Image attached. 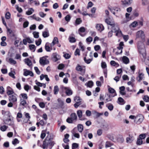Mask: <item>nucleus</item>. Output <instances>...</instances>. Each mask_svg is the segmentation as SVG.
Instances as JSON below:
<instances>
[{
	"label": "nucleus",
	"mask_w": 149,
	"mask_h": 149,
	"mask_svg": "<svg viewBox=\"0 0 149 149\" xmlns=\"http://www.w3.org/2000/svg\"><path fill=\"white\" fill-rule=\"evenodd\" d=\"M78 147V145L77 143H73L72 144V148L74 149L77 148Z\"/></svg>",
	"instance_id": "52"
},
{
	"label": "nucleus",
	"mask_w": 149,
	"mask_h": 149,
	"mask_svg": "<svg viewBox=\"0 0 149 149\" xmlns=\"http://www.w3.org/2000/svg\"><path fill=\"white\" fill-rule=\"evenodd\" d=\"M8 127L6 125H4L1 126L0 127V130L2 131H5L8 128Z\"/></svg>",
	"instance_id": "40"
},
{
	"label": "nucleus",
	"mask_w": 149,
	"mask_h": 149,
	"mask_svg": "<svg viewBox=\"0 0 149 149\" xmlns=\"http://www.w3.org/2000/svg\"><path fill=\"white\" fill-rule=\"evenodd\" d=\"M42 35L44 38H46L49 36V34L48 32L46 31H45L43 32Z\"/></svg>",
	"instance_id": "37"
},
{
	"label": "nucleus",
	"mask_w": 149,
	"mask_h": 149,
	"mask_svg": "<svg viewBox=\"0 0 149 149\" xmlns=\"http://www.w3.org/2000/svg\"><path fill=\"white\" fill-rule=\"evenodd\" d=\"M76 129V128H74V129L71 132L74 137H75V138L79 139L80 137V135L79 134L76 133L75 132V130Z\"/></svg>",
	"instance_id": "18"
},
{
	"label": "nucleus",
	"mask_w": 149,
	"mask_h": 149,
	"mask_svg": "<svg viewBox=\"0 0 149 149\" xmlns=\"http://www.w3.org/2000/svg\"><path fill=\"white\" fill-rule=\"evenodd\" d=\"M9 61L10 63L11 64H15L16 63V61L12 58H10Z\"/></svg>",
	"instance_id": "45"
},
{
	"label": "nucleus",
	"mask_w": 149,
	"mask_h": 149,
	"mask_svg": "<svg viewBox=\"0 0 149 149\" xmlns=\"http://www.w3.org/2000/svg\"><path fill=\"white\" fill-rule=\"evenodd\" d=\"M125 101L121 97H119L118 99L117 103L119 104L123 105L125 103Z\"/></svg>",
	"instance_id": "17"
},
{
	"label": "nucleus",
	"mask_w": 149,
	"mask_h": 149,
	"mask_svg": "<svg viewBox=\"0 0 149 149\" xmlns=\"http://www.w3.org/2000/svg\"><path fill=\"white\" fill-rule=\"evenodd\" d=\"M76 70L78 71L81 72V74L82 75H83L85 73V69L82 68L81 66L79 64H77L76 68Z\"/></svg>",
	"instance_id": "9"
},
{
	"label": "nucleus",
	"mask_w": 149,
	"mask_h": 149,
	"mask_svg": "<svg viewBox=\"0 0 149 149\" xmlns=\"http://www.w3.org/2000/svg\"><path fill=\"white\" fill-rule=\"evenodd\" d=\"M143 141L140 138H138L136 142V144L138 145H140L143 144Z\"/></svg>",
	"instance_id": "36"
},
{
	"label": "nucleus",
	"mask_w": 149,
	"mask_h": 149,
	"mask_svg": "<svg viewBox=\"0 0 149 149\" xmlns=\"http://www.w3.org/2000/svg\"><path fill=\"white\" fill-rule=\"evenodd\" d=\"M15 73V72H14L13 73L12 71H11V72L9 73L8 74L9 76H10L13 78L15 79V74L14 73Z\"/></svg>",
	"instance_id": "47"
},
{
	"label": "nucleus",
	"mask_w": 149,
	"mask_h": 149,
	"mask_svg": "<svg viewBox=\"0 0 149 149\" xmlns=\"http://www.w3.org/2000/svg\"><path fill=\"white\" fill-rule=\"evenodd\" d=\"M26 100L22 99V98H20V104L23 106H25L27 104Z\"/></svg>",
	"instance_id": "27"
},
{
	"label": "nucleus",
	"mask_w": 149,
	"mask_h": 149,
	"mask_svg": "<svg viewBox=\"0 0 149 149\" xmlns=\"http://www.w3.org/2000/svg\"><path fill=\"white\" fill-rule=\"evenodd\" d=\"M105 22L111 26V27L114 26L116 23H114L113 20L111 18L107 19L105 20Z\"/></svg>",
	"instance_id": "10"
},
{
	"label": "nucleus",
	"mask_w": 149,
	"mask_h": 149,
	"mask_svg": "<svg viewBox=\"0 0 149 149\" xmlns=\"http://www.w3.org/2000/svg\"><path fill=\"white\" fill-rule=\"evenodd\" d=\"M122 60L123 62L125 64H127L129 63V58L126 56H123L122 58Z\"/></svg>",
	"instance_id": "20"
},
{
	"label": "nucleus",
	"mask_w": 149,
	"mask_h": 149,
	"mask_svg": "<svg viewBox=\"0 0 149 149\" xmlns=\"http://www.w3.org/2000/svg\"><path fill=\"white\" fill-rule=\"evenodd\" d=\"M138 24V23L137 22L134 21L131 24V26L133 27H136Z\"/></svg>",
	"instance_id": "60"
},
{
	"label": "nucleus",
	"mask_w": 149,
	"mask_h": 149,
	"mask_svg": "<svg viewBox=\"0 0 149 149\" xmlns=\"http://www.w3.org/2000/svg\"><path fill=\"white\" fill-rule=\"evenodd\" d=\"M34 37L35 38H38L39 37V33L38 32H36V31H34L33 33Z\"/></svg>",
	"instance_id": "44"
},
{
	"label": "nucleus",
	"mask_w": 149,
	"mask_h": 149,
	"mask_svg": "<svg viewBox=\"0 0 149 149\" xmlns=\"http://www.w3.org/2000/svg\"><path fill=\"white\" fill-rule=\"evenodd\" d=\"M68 39L70 42L71 43L74 42H76V39L75 38L72 36H70Z\"/></svg>",
	"instance_id": "33"
},
{
	"label": "nucleus",
	"mask_w": 149,
	"mask_h": 149,
	"mask_svg": "<svg viewBox=\"0 0 149 149\" xmlns=\"http://www.w3.org/2000/svg\"><path fill=\"white\" fill-rule=\"evenodd\" d=\"M145 35L143 31L140 30L136 33V40L138 41L137 47L138 51L140 53V56L142 60L146 58V50L143 42L145 41Z\"/></svg>",
	"instance_id": "1"
},
{
	"label": "nucleus",
	"mask_w": 149,
	"mask_h": 149,
	"mask_svg": "<svg viewBox=\"0 0 149 149\" xmlns=\"http://www.w3.org/2000/svg\"><path fill=\"white\" fill-rule=\"evenodd\" d=\"M81 22L82 21L81 20L80 18H77L76 19L75 21V25H78L80 24Z\"/></svg>",
	"instance_id": "43"
},
{
	"label": "nucleus",
	"mask_w": 149,
	"mask_h": 149,
	"mask_svg": "<svg viewBox=\"0 0 149 149\" xmlns=\"http://www.w3.org/2000/svg\"><path fill=\"white\" fill-rule=\"evenodd\" d=\"M111 30L116 33V36L120 37L122 35L121 31L119 29V27L117 24H116L111 28Z\"/></svg>",
	"instance_id": "3"
},
{
	"label": "nucleus",
	"mask_w": 149,
	"mask_h": 149,
	"mask_svg": "<svg viewBox=\"0 0 149 149\" xmlns=\"http://www.w3.org/2000/svg\"><path fill=\"white\" fill-rule=\"evenodd\" d=\"M84 60L85 62L87 64H89L91 62V61L92 60L91 59H86V57H84Z\"/></svg>",
	"instance_id": "54"
},
{
	"label": "nucleus",
	"mask_w": 149,
	"mask_h": 149,
	"mask_svg": "<svg viewBox=\"0 0 149 149\" xmlns=\"http://www.w3.org/2000/svg\"><path fill=\"white\" fill-rule=\"evenodd\" d=\"M29 48L30 50H33L34 52L36 50V46L34 45H30L29 46Z\"/></svg>",
	"instance_id": "46"
},
{
	"label": "nucleus",
	"mask_w": 149,
	"mask_h": 149,
	"mask_svg": "<svg viewBox=\"0 0 149 149\" xmlns=\"http://www.w3.org/2000/svg\"><path fill=\"white\" fill-rule=\"evenodd\" d=\"M53 60L55 62H56L60 59V56L57 53H53Z\"/></svg>",
	"instance_id": "15"
},
{
	"label": "nucleus",
	"mask_w": 149,
	"mask_h": 149,
	"mask_svg": "<svg viewBox=\"0 0 149 149\" xmlns=\"http://www.w3.org/2000/svg\"><path fill=\"white\" fill-rule=\"evenodd\" d=\"M77 114L79 118H81L82 116V112L81 110H78L77 111Z\"/></svg>",
	"instance_id": "35"
},
{
	"label": "nucleus",
	"mask_w": 149,
	"mask_h": 149,
	"mask_svg": "<svg viewBox=\"0 0 149 149\" xmlns=\"http://www.w3.org/2000/svg\"><path fill=\"white\" fill-rule=\"evenodd\" d=\"M74 55L75 56H77V55L79 56L80 55V50L79 49H76V50L74 52Z\"/></svg>",
	"instance_id": "56"
},
{
	"label": "nucleus",
	"mask_w": 149,
	"mask_h": 149,
	"mask_svg": "<svg viewBox=\"0 0 149 149\" xmlns=\"http://www.w3.org/2000/svg\"><path fill=\"white\" fill-rule=\"evenodd\" d=\"M19 141L17 139H14L12 142V143L14 145H15L17 144H18L19 143Z\"/></svg>",
	"instance_id": "48"
},
{
	"label": "nucleus",
	"mask_w": 149,
	"mask_h": 149,
	"mask_svg": "<svg viewBox=\"0 0 149 149\" xmlns=\"http://www.w3.org/2000/svg\"><path fill=\"white\" fill-rule=\"evenodd\" d=\"M95 27L97 30L100 32H101L104 29V27L103 25L101 24H97Z\"/></svg>",
	"instance_id": "11"
},
{
	"label": "nucleus",
	"mask_w": 149,
	"mask_h": 149,
	"mask_svg": "<svg viewBox=\"0 0 149 149\" xmlns=\"http://www.w3.org/2000/svg\"><path fill=\"white\" fill-rule=\"evenodd\" d=\"M58 42V38L56 37H54L53 40L51 44V46H54L55 44L57 43Z\"/></svg>",
	"instance_id": "28"
},
{
	"label": "nucleus",
	"mask_w": 149,
	"mask_h": 149,
	"mask_svg": "<svg viewBox=\"0 0 149 149\" xmlns=\"http://www.w3.org/2000/svg\"><path fill=\"white\" fill-rule=\"evenodd\" d=\"M74 100L76 102H81L82 99L79 96H76L74 98Z\"/></svg>",
	"instance_id": "39"
},
{
	"label": "nucleus",
	"mask_w": 149,
	"mask_h": 149,
	"mask_svg": "<svg viewBox=\"0 0 149 149\" xmlns=\"http://www.w3.org/2000/svg\"><path fill=\"white\" fill-rule=\"evenodd\" d=\"M130 19H128L126 18H125L123 19L121 21V23L122 24H124L128 22Z\"/></svg>",
	"instance_id": "61"
},
{
	"label": "nucleus",
	"mask_w": 149,
	"mask_h": 149,
	"mask_svg": "<svg viewBox=\"0 0 149 149\" xmlns=\"http://www.w3.org/2000/svg\"><path fill=\"white\" fill-rule=\"evenodd\" d=\"M94 114L97 118L99 117L100 116L102 115L103 114L102 113H98L96 111H95L94 112Z\"/></svg>",
	"instance_id": "41"
},
{
	"label": "nucleus",
	"mask_w": 149,
	"mask_h": 149,
	"mask_svg": "<svg viewBox=\"0 0 149 149\" xmlns=\"http://www.w3.org/2000/svg\"><path fill=\"white\" fill-rule=\"evenodd\" d=\"M106 107L110 111H112L114 108L113 104L111 103H108L106 105Z\"/></svg>",
	"instance_id": "25"
},
{
	"label": "nucleus",
	"mask_w": 149,
	"mask_h": 149,
	"mask_svg": "<svg viewBox=\"0 0 149 149\" xmlns=\"http://www.w3.org/2000/svg\"><path fill=\"white\" fill-rule=\"evenodd\" d=\"M45 48L47 51L50 52V48L48 45V43H46L45 44Z\"/></svg>",
	"instance_id": "42"
},
{
	"label": "nucleus",
	"mask_w": 149,
	"mask_h": 149,
	"mask_svg": "<svg viewBox=\"0 0 149 149\" xmlns=\"http://www.w3.org/2000/svg\"><path fill=\"white\" fill-rule=\"evenodd\" d=\"M46 136L45 132L44 131H42L40 135V137L42 139H43Z\"/></svg>",
	"instance_id": "51"
},
{
	"label": "nucleus",
	"mask_w": 149,
	"mask_h": 149,
	"mask_svg": "<svg viewBox=\"0 0 149 149\" xmlns=\"http://www.w3.org/2000/svg\"><path fill=\"white\" fill-rule=\"evenodd\" d=\"M132 0H125L124 1H122L123 5H130L132 2Z\"/></svg>",
	"instance_id": "21"
},
{
	"label": "nucleus",
	"mask_w": 149,
	"mask_h": 149,
	"mask_svg": "<svg viewBox=\"0 0 149 149\" xmlns=\"http://www.w3.org/2000/svg\"><path fill=\"white\" fill-rule=\"evenodd\" d=\"M24 76H26L28 75H29L31 77L33 76V74L32 72L26 69H24Z\"/></svg>",
	"instance_id": "14"
},
{
	"label": "nucleus",
	"mask_w": 149,
	"mask_h": 149,
	"mask_svg": "<svg viewBox=\"0 0 149 149\" xmlns=\"http://www.w3.org/2000/svg\"><path fill=\"white\" fill-rule=\"evenodd\" d=\"M59 88L57 86H55L54 87V93L55 95H56L59 91Z\"/></svg>",
	"instance_id": "30"
},
{
	"label": "nucleus",
	"mask_w": 149,
	"mask_h": 149,
	"mask_svg": "<svg viewBox=\"0 0 149 149\" xmlns=\"http://www.w3.org/2000/svg\"><path fill=\"white\" fill-rule=\"evenodd\" d=\"M137 117H139V118L138 119V121L140 123H141L144 119L143 116L142 115L140 114L137 116Z\"/></svg>",
	"instance_id": "34"
},
{
	"label": "nucleus",
	"mask_w": 149,
	"mask_h": 149,
	"mask_svg": "<svg viewBox=\"0 0 149 149\" xmlns=\"http://www.w3.org/2000/svg\"><path fill=\"white\" fill-rule=\"evenodd\" d=\"M110 64L111 65L116 67H118L119 66V64L114 61H111L110 62Z\"/></svg>",
	"instance_id": "32"
},
{
	"label": "nucleus",
	"mask_w": 149,
	"mask_h": 149,
	"mask_svg": "<svg viewBox=\"0 0 149 149\" xmlns=\"http://www.w3.org/2000/svg\"><path fill=\"white\" fill-rule=\"evenodd\" d=\"M9 100L10 102L13 103L15 107V108H16L17 107V99L16 95L15 94L10 95L9 97Z\"/></svg>",
	"instance_id": "6"
},
{
	"label": "nucleus",
	"mask_w": 149,
	"mask_h": 149,
	"mask_svg": "<svg viewBox=\"0 0 149 149\" xmlns=\"http://www.w3.org/2000/svg\"><path fill=\"white\" fill-rule=\"evenodd\" d=\"M8 116L10 118H9L7 119L3 120L4 123L10 126H14V122L13 118V117L11 118L10 114L9 113H8Z\"/></svg>",
	"instance_id": "4"
},
{
	"label": "nucleus",
	"mask_w": 149,
	"mask_h": 149,
	"mask_svg": "<svg viewBox=\"0 0 149 149\" xmlns=\"http://www.w3.org/2000/svg\"><path fill=\"white\" fill-rule=\"evenodd\" d=\"M78 130L79 132H82L83 130V126L82 125L79 124L77 125Z\"/></svg>",
	"instance_id": "31"
},
{
	"label": "nucleus",
	"mask_w": 149,
	"mask_h": 149,
	"mask_svg": "<svg viewBox=\"0 0 149 149\" xmlns=\"http://www.w3.org/2000/svg\"><path fill=\"white\" fill-rule=\"evenodd\" d=\"M34 11V10H28L26 12V14L28 15H31Z\"/></svg>",
	"instance_id": "55"
},
{
	"label": "nucleus",
	"mask_w": 149,
	"mask_h": 149,
	"mask_svg": "<svg viewBox=\"0 0 149 149\" xmlns=\"http://www.w3.org/2000/svg\"><path fill=\"white\" fill-rule=\"evenodd\" d=\"M144 74L142 73H139L138 77H136V80L139 82H140L143 77Z\"/></svg>",
	"instance_id": "19"
},
{
	"label": "nucleus",
	"mask_w": 149,
	"mask_h": 149,
	"mask_svg": "<svg viewBox=\"0 0 149 149\" xmlns=\"http://www.w3.org/2000/svg\"><path fill=\"white\" fill-rule=\"evenodd\" d=\"M143 99L145 102H148L149 101V97L147 95H145L143 98Z\"/></svg>",
	"instance_id": "50"
},
{
	"label": "nucleus",
	"mask_w": 149,
	"mask_h": 149,
	"mask_svg": "<svg viewBox=\"0 0 149 149\" xmlns=\"http://www.w3.org/2000/svg\"><path fill=\"white\" fill-rule=\"evenodd\" d=\"M61 88L62 90H65V93L67 95L70 96L72 94V91L70 88L62 86Z\"/></svg>",
	"instance_id": "7"
},
{
	"label": "nucleus",
	"mask_w": 149,
	"mask_h": 149,
	"mask_svg": "<svg viewBox=\"0 0 149 149\" xmlns=\"http://www.w3.org/2000/svg\"><path fill=\"white\" fill-rule=\"evenodd\" d=\"M84 10H78V12L82 14L83 15H88L89 16H92V14L89 13L87 11H84Z\"/></svg>",
	"instance_id": "16"
},
{
	"label": "nucleus",
	"mask_w": 149,
	"mask_h": 149,
	"mask_svg": "<svg viewBox=\"0 0 149 149\" xmlns=\"http://www.w3.org/2000/svg\"><path fill=\"white\" fill-rule=\"evenodd\" d=\"M134 137L132 135H129L126 139V142L127 143H131L134 140Z\"/></svg>",
	"instance_id": "12"
},
{
	"label": "nucleus",
	"mask_w": 149,
	"mask_h": 149,
	"mask_svg": "<svg viewBox=\"0 0 149 149\" xmlns=\"http://www.w3.org/2000/svg\"><path fill=\"white\" fill-rule=\"evenodd\" d=\"M113 145V144L110 141H107L105 143L106 148L109 147Z\"/></svg>",
	"instance_id": "38"
},
{
	"label": "nucleus",
	"mask_w": 149,
	"mask_h": 149,
	"mask_svg": "<svg viewBox=\"0 0 149 149\" xmlns=\"http://www.w3.org/2000/svg\"><path fill=\"white\" fill-rule=\"evenodd\" d=\"M86 29L84 27H80L78 30V32L79 34L82 36H84V35H82L80 33V32L83 33L84 32L86 31Z\"/></svg>",
	"instance_id": "23"
},
{
	"label": "nucleus",
	"mask_w": 149,
	"mask_h": 149,
	"mask_svg": "<svg viewBox=\"0 0 149 149\" xmlns=\"http://www.w3.org/2000/svg\"><path fill=\"white\" fill-rule=\"evenodd\" d=\"M34 70L37 74H40V71L39 70L38 68L37 67H35L34 68Z\"/></svg>",
	"instance_id": "62"
},
{
	"label": "nucleus",
	"mask_w": 149,
	"mask_h": 149,
	"mask_svg": "<svg viewBox=\"0 0 149 149\" xmlns=\"http://www.w3.org/2000/svg\"><path fill=\"white\" fill-rule=\"evenodd\" d=\"M81 104L80 102H76V103L74 104V107L77 108Z\"/></svg>",
	"instance_id": "59"
},
{
	"label": "nucleus",
	"mask_w": 149,
	"mask_h": 149,
	"mask_svg": "<svg viewBox=\"0 0 149 149\" xmlns=\"http://www.w3.org/2000/svg\"><path fill=\"white\" fill-rule=\"evenodd\" d=\"M108 91L109 93H114V95L113 96V97L116 96V93L115 92V90L113 88L109 87L108 88Z\"/></svg>",
	"instance_id": "22"
},
{
	"label": "nucleus",
	"mask_w": 149,
	"mask_h": 149,
	"mask_svg": "<svg viewBox=\"0 0 149 149\" xmlns=\"http://www.w3.org/2000/svg\"><path fill=\"white\" fill-rule=\"evenodd\" d=\"M39 62L41 65L47 64L49 63V61L45 57L40 58V59Z\"/></svg>",
	"instance_id": "8"
},
{
	"label": "nucleus",
	"mask_w": 149,
	"mask_h": 149,
	"mask_svg": "<svg viewBox=\"0 0 149 149\" xmlns=\"http://www.w3.org/2000/svg\"><path fill=\"white\" fill-rule=\"evenodd\" d=\"M93 39L91 37L89 36L86 39V40L87 42L90 43L92 41Z\"/></svg>",
	"instance_id": "53"
},
{
	"label": "nucleus",
	"mask_w": 149,
	"mask_h": 149,
	"mask_svg": "<svg viewBox=\"0 0 149 149\" xmlns=\"http://www.w3.org/2000/svg\"><path fill=\"white\" fill-rule=\"evenodd\" d=\"M112 100V98L109 94L107 93L104 96L105 103H107L108 102L111 101Z\"/></svg>",
	"instance_id": "13"
},
{
	"label": "nucleus",
	"mask_w": 149,
	"mask_h": 149,
	"mask_svg": "<svg viewBox=\"0 0 149 149\" xmlns=\"http://www.w3.org/2000/svg\"><path fill=\"white\" fill-rule=\"evenodd\" d=\"M41 40L40 39H38V41H36V44L37 46L40 45L41 43Z\"/></svg>",
	"instance_id": "63"
},
{
	"label": "nucleus",
	"mask_w": 149,
	"mask_h": 149,
	"mask_svg": "<svg viewBox=\"0 0 149 149\" xmlns=\"http://www.w3.org/2000/svg\"><path fill=\"white\" fill-rule=\"evenodd\" d=\"M77 118V116L75 113H72L70 115V117H68L66 120L67 123H72L73 121L76 120Z\"/></svg>",
	"instance_id": "5"
},
{
	"label": "nucleus",
	"mask_w": 149,
	"mask_h": 149,
	"mask_svg": "<svg viewBox=\"0 0 149 149\" xmlns=\"http://www.w3.org/2000/svg\"><path fill=\"white\" fill-rule=\"evenodd\" d=\"M93 82L92 81H89L87 84V86L88 87H91L93 86Z\"/></svg>",
	"instance_id": "57"
},
{
	"label": "nucleus",
	"mask_w": 149,
	"mask_h": 149,
	"mask_svg": "<svg viewBox=\"0 0 149 149\" xmlns=\"http://www.w3.org/2000/svg\"><path fill=\"white\" fill-rule=\"evenodd\" d=\"M64 57L66 59H68L70 57V55L68 53H66L64 54Z\"/></svg>",
	"instance_id": "64"
},
{
	"label": "nucleus",
	"mask_w": 149,
	"mask_h": 149,
	"mask_svg": "<svg viewBox=\"0 0 149 149\" xmlns=\"http://www.w3.org/2000/svg\"><path fill=\"white\" fill-rule=\"evenodd\" d=\"M44 131L45 133L46 132L47 134H48V135L43 141L42 147L43 149H45L47 148L48 146H49L50 147V149H51L55 144L54 142L52 140L53 138V136L49 134V131L46 132L45 131Z\"/></svg>",
	"instance_id": "2"
},
{
	"label": "nucleus",
	"mask_w": 149,
	"mask_h": 149,
	"mask_svg": "<svg viewBox=\"0 0 149 149\" xmlns=\"http://www.w3.org/2000/svg\"><path fill=\"white\" fill-rule=\"evenodd\" d=\"M25 63H26L29 66H30L32 65V63L30 60L29 59V58H26L25 60L24 61Z\"/></svg>",
	"instance_id": "26"
},
{
	"label": "nucleus",
	"mask_w": 149,
	"mask_h": 149,
	"mask_svg": "<svg viewBox=\"0 0 149 149\" xmlns=\"http://www.w3.org/2000/svg\"><path fill=\"white\" fill-rule=\"evenodd\" d=\"M70 19L71 17L70 16L68 15H66L65 17V20L68 22L70 21Z\"/></svg>",
	"instance_id": "58"
},
{
	"label": "nucleus",
	"mask_w": 149,
	"mask_h": 149,
	"mask_svg": "<svg viewBox=\"0 0 149 149\" xmlns=\"http://www.w3.org/2000/svg\"><path fill=\"white\" fill-rule=\"evenodd\" d=\"M21 97L22 99L27 100L28 99V96L26 93H21L20 95V97Z\"/></svg>",
	"instance_id": "29"
},
{
	"label": "nucleus",
	"mask_w": 149,
	"mask_h": 149,
	"mask_svg": "<svg viewBox=\"0 0 149 149\" xmlns=\"http://www.w3.org/2000/svg\"><path fill=\"white\" fill-rule=\"evenodd\" d=\"M146 137V134H140L139 136V138L142 140L144 139Z\"/></svg>",
	"instance_id": "49"
},
{
	"label": "nucleus",
	"mask_w": 149,
	"mask_h": 149,
	"mask_svg": "<svg viewBox=\"0 0 149 149\" xmlns=\"http://www.w3.org/2000/svg\"><path fill=\"white\" fill-rule=\"evenodd\" d=\"M7 93L8 95H12V94L13 93V91L11 89V88L9 87L8 86L7 87Z\"/></svg>",
	"instance_id": "24"
}]
</instances>
